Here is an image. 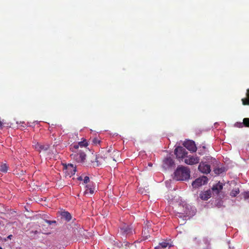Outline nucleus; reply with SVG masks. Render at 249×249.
Instances as JSON below:
<instances>
[{"instance_id":"obj_1","label":"nucleus","mask_w":249,"mask_h":249,"mask_svg":"<svg viewBox=\"0 0 249 249\" xmlns=\"http://www.w3.org/2000/svg\"><path fill=\"white\" fill-rule=\"evenodd\" d=\"M70 149L73 152V153L71 155V159L78 163H83L85 162L86 155L81 150L78 149V144L71 145Z\"/></svg>"},{"instance_id":"obj_2","label":"nucleus","mask_w":249,"mask_h":249,"mask_svg":"<svg viewBox=\"0 0 249 249\" xmlns=\"http://www.w3.org/2000/svg\"><path fill=\"white\" fill-rule=\"evenodd\" d=\"M190 177V171L187 167L178 166L174 172V178L177 180H186Z\"/></svg>"},{"instance_id":"obj_3","label":"nucleus","mask_w":249,"mask_h":249,"mask_svg":"<svg viewBox=\"0 0 249 249\" xmlns=\"http://www.w3.org/2000/svg\"><path fill=\"white\" fill-rule=\"evenodd\" d=\"M179 212L177 214L179 217H191L193 215L195 211L193 210L192 207L185 203H183L182 205H180L179 207Z\"/></svg>"},{"instance_id":"obj_4","label":"nucleus","mask_w":249,"mask_h":249,"mask_svg":"<svg viewBox=\"0 0 249 249\" xmlns=\"http://www.w3.org/2000/svg\"><path fill=\"white\" fill-rule=\"evenodd\" d=\"M120 232L124 236L127 237L133 234L135 231L131 226L124 224L120 228Z\"/></svg>"},{"instance_id":"obj_5","label":"nucleus","mask_w":249,"mask_h":249,"mask_svg":"<svg viewBox=\"0 0 249 249\" xmlns=\"http://www.w3.org/2000/svg\"><path fill=\"white\" fill-rule=\"evenodd\" d=\"M208 178L205 176L196 178L192 183V185L194 188H197L207 183Z\"/></svg>"},{"instance_id":"obj_6","label":"nucleus","mask_w":249,"mask_h":249,"mask_svg":"<svg viewBox=\"0 0 249 249\" xmlns=\"http://www.w3.org/2000/svg\"><path fill=\"white\" fill-rule=\"evenodd\" d=\"M199 161V158L197 156H187L184 160L186 164L189 165H193L198 163Z\"/></svg>"},{"instance_id":"obj_7","label":"nucleus","mask_w":249,"mask_h":249,"mask_svg":"<svg viewBox=\"0 0 249 249\" xmlns=\"http://www.w3.org/2000/svg\"><path fill=\"white\" fill-rule=\"evenodd\" d=\"M175 154L177 158H183L187 154V152L184 148L178 146L175 150Z\"/></svg>"},{"instance_id":"obj_8","label":"nucleus","mask_w":249,"mask_h":249,"mask_svg":"<svg viewBox=\"0 0 249 249\" xmlns=\"http://www.w3.org/2000/svg\"><path fill=\"white\" fill-rule=\"evenodd\" d=\"M198 170L202 173L208 174L211 171L210 165L205 162H201L198 167Z\"/></svg>"},{"instance_id":"obj_9","label":"nucleus","mask_w":249,"mask_h":249,"mask_svg":"<svg viewBox=\"0 0 249 249\" xmlns=\"http://www.w3.org/2000/svg\"><path fill=\"white\" fill-rule=\"evenodd\" d=\"M183 145L188 150L191 152H195L196 150V147L195 143V142L193 141L188 140L186 142H184L183 143Z\"/></svg>"},{"instance_id":"obj_10","label":"nucleus","mask_w":249,"mask_h":249,"mask_svg":"<svg viewBox=\"0 0 249 249\" xmlns=\"http://www.w3.org/2000/svg\"><path fill=\"white\" fill-rule=\"evenodd\" d=\"M33 146L39 152H41V151H47L50 147L49 144L47 143L42 144L38 142H35Z\"/></svg>"},{"instance_id":"obj_11","label":"nucleus","mask_w":249,"mask_h":249,"mask_svg":"<svg viewBox=\"0 0 249 249\" xmlns=\"http://www.w3.org/2000/svg\"><path fill=\"white\" fill-rule=\"evenodd\" d=\"M174 164V160L170 157H168L165 158L163 161V167L167 169L172 167Z\"/></svg>"},{"instance_id":"obj_12","label":"nucleus","mask_w":249,"mask_h":249,"mask_svg":"<svg viewBox=\"0 0 249 249\" xmlns=\"http://www.w3.org/2000/svg\"><path fill=\"white\" fill-rule=\"evenodd\" d=\"M66 172L70 176L75 174L76 171V168L75 166L72 164H68L65 165Z\"/></svg>"},{"instance_id":"obj_13","label":"nucleus","mask_w":249,"mask_h":249,"mask_svg":"<svg viewBox=\"0 0 249 249\" xmlns=\"http://www.w3.org/2000/svg\"><path fill=\"white\" fill-rule=\"evenodd\" d=\"M212 195L211 191L208 190L200 194V197L201 199L207 200L211 197Z\"/></svg>"},{"instance_id":"obj_14","label":"nucleus","mask_w":249,"mask_h":249,"mask_svg":"<svg viewBox=\"0 0 249 249\" xmlns=\"http://www.w3.org/2000/svg\"><path fill=\"white\" fill-rule=\"evenodd\" d=\"M223 189V184L220 182H218L215 185H213L212 187V191L213 193H215V194L217 195L220 191L222 190Z\"/></svg>"},{"instance_id":"obj_15","label":"nucleus","mask_w":249,"mask_h":249,"mask_svg":"<svg viewBox=\"0 0 249 249\" xmlns=\"http://www.w3.org/2000/svg\"><path fill=\"white\" fill-rule=\"evenodd\" d=\"M159 245L161 247L162 249H166L167 248L170 249L171 247H173L172 243L169 241H164L159 243Z\"/></svg>"},{"instance_id":"obj_16","label":"nucleus","mask_w":249,"mask_h":249,"mask_svg":"<svg viewBox=\"0 0 249 249\" xmlns=\"http://www.w3.org/2000/svg\"><path fill=\"white\" fill-rule=\"evenodd\" d=\"M87 189L84 192L85 195L88 194L89 193L90 194L94 193V186L92 184H89L86 185Z\"/></svg>"},{"instance_id":"obj_17","label":"nucleus","mask_w":249,"mask_h":249,"mask_svg":"<svg viewBox=\"0 0 249 249\" xmlns=\"http://www.w3.org/2000/svg\"><path fill=\"white\" fill-rule=\"evenodd\" d=\"M105 159L102 156H98L96 158V160L92 162L94 166H98L103 163Z\"/></svg>"},{"instance_id":"obj_18","label":"nucleus","mask_w":249,"mask_h":249,"mask_svg":"<svg viewBox=\"0 0 249 249\" xmlns=\"http://www.w3.org/2000/svg\"><path fill=\"white\" fill-rule=\"evenodd\" d=\"M61 215L62 218H64L67 221H70L71 218V214L67 212H62Z\"/></svg>"},{"instance_id":"obj_19","label":"nucleus","mask_w":249,"mask_h":249,"mask_svg":"<svg viewBox=\"0 0 249 249\" xmlns=\"http://www.w3.org/2000/svg\"><path fill=\"white\" fill-rule=\"evenodd\" d=\"M8 167L5 163L0 162V172L6 173L8 171Z\"/></svg>"},{"instance_id":"obj_20","label":"nucleus","mask_w":249,"mask_h":249,"mask_svg":"<svg viewBox=\"0 0 249 249\" xmlns=\"http://www.w3.org/2000/svg\"><path fill=\"white\" fill-rule=\"evenodd\" d=\"M247 96L248 98V99H242V103L244 105H246L249 104V89H247Z\"/></svg>"},{"instance_id":"obj_21","label":"nucleus","mask_w":249,"mask_h":249,"mask_svg":"<svg viewBox=\"0 0 249 249\" xmlns=\"http://www.w3.org/2000/svg\"><path fill=\"white\" fill-rule=\"evenodd\" d=\"M239 193V189L238 188L232 190L231 193L230 195L232 197L236 196Z\"/></svg>"},{"instance_id":"obj_22","label":"nucleus","mask_w":249,"mask_h":249,"mask_svg":"<svg viewBox=\"0 0 249 249\" xmlns=\"http://www.w3.org/2000/svg\"><path fill=\"white\" fill-rule=\"evenodd\" d=\"M75 144H78V147H85L88 145V143L86 141H82L79 142L78 143H75Z\"/></svg>"},{"instance_id":"obj_23","label":"nucleus","mask_w":249,"mask_h":249,"mask_svg":"<svg viewBox=\"0 0 249 249\" xmlns=\"http://www.w3.org/2000/svg\"><path fill=\"white\" fill-rule=\"evenodd\" d=\"M224 169L222 168H218L214 169V171L216 174H220L224 172Z\"/></svg>"},{"instance_id":"obj_24","label":"nucleus","mask_w":249,"mask_h":249,"mask_svg":"<svg viewBox=\"0 0 249 249\" xmlns=\"http://www.w3.org/2000/svg\"><path fill=\"white\" fill-rule=\"evenodd\" d=\"M243 124L244 125L249 127V118H244L243 119Z\"/></svg>"},{"instance_id":"obj_25","label":"nucleus","mask_w":249,"mask_h":249,"mask_svg":"<svg viewBox=\"0 0 249 249\" xmlns=\"http://www.w3.org/2000/svg\"><path fill=\"white\" fill-rule=\"evenodd\" d=\"M234 126L237 127L242 128L244 126L243 122H237L234 124Z\"/></svg>"},{"instance_id":"obj_26","label":"nucleus","mask_w":249,"mask_h":249,"mask_svg":"<svg viewBox=\"0 0 249 249\" xmlns=\"http://www.w3.org/2000/svg\"><path fill=\"white\" fill-rule=\"evenodd\" d=\"M243 196L245 199L249 198V191L245 192L243 194Z\"/></svg>"},{"instance_id":"obj_27","label":"nucleus","mask_w":249,"mask_h":249,"mask_svg":"<svg viewBox=\"0 0 249 249\" xmlns=\"http://www.w3.org/2000/svg\"><path fill=\"white\" fill-rule=\"evenodd\" d=\"M89 181V178L88 176H86L84 179V183L86 184Z\"/></svg>"},{"instance_id":"obj_28","label":"nucleus","mask_w":249,"mask_h":249,"mask_svg":"<svg viewBox=\"0 0 249 249\" xmlns=\"http://www.w3.org/2000/svg\"><path fill=\"white\" fill-rule=\"evenodd\" d=\"M45 222L46 223H47L49 225H51L53 223H56L55 221H50V220H46Z\"/></svg>"},{"instance_id":"obj_29","label":"nucleus","mask_w":249,"mask_h":249,"mask_svg":"<svg viewBox=\"0 0 249 249\" xmlns=\"http://www.w3.org/2000/svg\"><path fill=\"white\" fill-rule=\"evenodd\" d=\"M93 142L95 143V144H97V143H99V141L97 139L94 138L93 140Z\"/></svg>"},{"instance_id":"obj_30","label":"nucleus","mask_w":249,"mask_h":249,"mask_svg":"<svg viewBox=\"0 0 249 249\" xmlns=\"http://www.w3.org/2000/svg\"><path fill=\"white\" fill-rule=\"evenodd\" d=\"M2 126H3V123L1 121H0V129H2Z\"/></svg>"},{"instance_id":"obj_31","label":"nucleus","mask_w":249,"mask_h":249,"mask_svg":"<svg viewBox=\"0 0 249 249\" xmlns=\"http://www.w3.org/2000/svg\"><path fill=\"white\" fill-rule=\"evenodd\" d=\"M155 249H162L161 248V247L159 245V246H158L157 247H156L155 248Z\"/></svg>"},{"instance_id":"obj_32","label":"nucleus","mask_w":249,"mask_h":249,"mask_svg":"<svg viewBox=\"0 0 249 249\" xmlns=\"http://www.w3.org/2000/svg\"><path fill=\"white\" fill-rule=\"evenodd\" d=\"M12 236H12V235H11H11H8V236H7V238L8 239H11L12 238Z\"/></svg>"},{"instance_id":"obj_33","label":"nucleus","mask_w":249,"mask_h":249,"mask_svg":"<svg viewBox=\"0 0 249 249\" xmlns=\"http://www.w3.org/2000/svg\"><path fill=\"white\" fill-rule=\"evenodd\" d=\"M78 179L79 180H82V177H79L78 178Z\"/></svg>"},{"instance_id":"obj_34","label":"nucleus","mask_w":249,"mask_h":249,"mask_svg":"<svg viewBox=\"0 0 249 249\" xmlns=\"http://www.w3.org/2000/svg\"><path fill=\"white\" fill-rule=\"evenodd\" d=\"M124 243L125 244V246H126L127 245V244H129V243L127 242H124Z\"/></svg>"},{"instance_id":"obj_35","label":"nucleus","mask_w":249,"mask_h":249,"mask_svg":"<svg viewBox=\"0 0 249 249\" xmlns=\"http://www.w3.org/2000/svg\"><path fill=\"white\" fill-rule=\"evenodd\" d=\"M148 165H149V166H152V163H148Z\"/></svg>"},{"instance_id":"obj_36","label":"nucleus","mask_w":249,"mask_h":249,"mask_svg":"<svg viewBox=\"0 0 249 249\" xmlns=\"http://www.w3.org/2000/svg\"><path fill=\"white\" fill-rule=\"evenodd\" d=\"M38 233V231H35V234H36V233Z\"/></svg>"},{"instance_id":"obj_37","label":"nucleus","mask_w":249,"mask_h":249,"mask_svg":"<svg viewBox=\"0 0 249 249\" xmlns=\"http://www.w3.org/2000/svg\"><path fill=\"white\" fill-rule=\"evenodd\" d=\"M0 249H2V248L1 247H0Z\"/></svg>"}]
</instances>
